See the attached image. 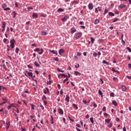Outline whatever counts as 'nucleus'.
Wrapping results in <instances>:
<instances>
[{
	"label": "nucleus",
	"instance_id": "f257e3e1",
	"mask_svg": "<svg viewBox=\"0 0 131 131\" xmlns=\"http://www.w3.org/2000/svg\"><path fill=\"white\" fill-rule=\"evenodd\" d=\"M10 42L11 49H14V48H15V43H16V41H15V39H11Z\"/></svg>",
	"mask_w": 131,
	"mask_h": 131
},
{
	"label": "nucleus",
	"instance_id": "f03ea898",
	"mask_svg": "<svg viewBox=\"0 0 131 131\" xmlns=\"http://www.w3.org/2000/svg\"><path fill=\"white\" fill-rule=\"evenodd\" d=\"M81 36H82V33L79 32L77 33L76 35V39H79V38H80Z\"/></svg>",
	"mask_w": 131,
	"mask_h": 131
},
{
	"label": "nucleus",
	"instance_id": "7ed1b4c3",
	"mask_svg": "<svg viewBox=\"0 0 131 131\" xmlns=\"http://www.w3.org/2000/svg\"><path fill=\"white\" fill-rule=\"evenodd\" d=\"M68 19H69V16L67 15H64V17L61 18V21H62V22H65V21H67Z\"/></svg>",
	"mask_w": 131,
	"mask_h": 131
},
{
	"label": "nucleus",
	"instance_id": "20e7f679",
	"mask_svg": "<svg viewBox=\"0 0 131 131\" xmlns=\"http://www.w3.org/2000/svg\"><path fill=\"white\" fill-rule=\"evenodd\" d=\"M57 111L59 114H60L61 115H63V114H64V111H63V110H62V108H58Z\"/></svg>",
	"mask_w": 131,
	"mask_h": 131
},
{
	"label": "nucleus",
	"instance_id": "39448f33",
	"mask_svg": "<svg viewBox=\"0 0 131 131\" xmlns=\"http://www.w3.org/2000/svg\"><path fill=\"white\" fill-rule=\"evenodd\" d=\"M2 31L4 32L5 31V29H6V21H3V24H2Z\"/></svg>",
	"mask_w": 131,
	"mask_h": 131
},
{
	"label": "nucleus",
	"instance_id": "423d86ee",
	"mask_svg": "<svg viewBox=\"0 0 131 131\" xmlns=\"http://www.w3.org/2000/svg\"><path fill=\"white\" fill-rule=\"evenodd\" d=\"M88 8L89 10H92L94 9V5L92 3H90L88 5Z\"/></svg>",
	"mask_w": 131,
	"mask_h": 131
},
{
	"label": "nucleus",
	"instance_id": "0eeeda50",
	"mask_svg": "<svg viewBox=\"0 0 131 131\" xmlns=\"http://www.w3.org/2000/svg\"><path fill=\"white\" fill-rule=\"evenodd\" d=\"M14 107V108H17L16 107V106H15L14 105V104H10V105H9L8 106V110H10V109H11L12 107Z\"/></svg>",
	"mask_w": 131,
	"mask_h": 131
},
{
	"label": "nucleus",
	"instance_id": "6e6552de",
	"mask_svg": "<svg viewBox=\"0 0 131 131\" xmlns=\"http://www.w3.org/2000/svg\"><path fill=\"white\" fill-rule=\"evenodd\" d=\"M70 100V97H69V96H68V95H67L66 96L65 100L67 102H69Z\"/></svg>",
	"mask_w": 131,
	"mask_h": 131
},
{
	"label": "nucleus",
	"instance_id": "1a4fd4ad",
	"mask_svg": "<svg viewBox=\"0 0 131 131\" xmlns=\"http://www.w3.org/2000/svg\"><path fill=\"white\" fill-rule=\"evenodd\" d=\"M28 76H30V77H32V78H33V73L32 72H29L27 73Z\"/></svg>",
	"mask_w": 131,
	"mask_h": 131
},
{
	"label": "nucleus",
	"instance_id": "9d476101",
	"mask_svg": "<svg viewBox=\"0 0 131 131\" xmlns=\"http://www.w3.org/2000/svg\"><path fill=\"white\" fill-rule=\"evenodd\" d=\"M64 52H65V51H64V50L63 49H61L59 50V54L60 55H62V54H63Z\"/></svg>",
	"mask_w": 131,
	"mask_h": 131
},
{
	"label": "nucleus",
	"instance_id": "9b49d317",
	"mask_svg": "<svg viewBox=\"0 0 131 131\" xmlns=\"http://www.w3.org/2000/svg\"><path fill=\"white\" fill-rule=\"evenodd\" d=\"M119 9L121 10V9H123V8H125V5L124 4H121L119 7Z\"/></svg>",
	"mask_w": 131,
	"mask_h": 131
},
{
	"label": "nucleus",
	"instance_id": "f8f14e48",
	"mask_svg": "<svg viewBox=\"0 0 131 131\" xmlns=\"http://www.w3.org/2000/svg\"><path fill=\"white\" fill-rule=\"evenodd\" d=\"M121 89L122 91H123V92H125V91H126V87L124 85H122Z\"/></svg>",
	"mask_w": 131,
	"mask_h": 131
},
{
	"label": "nucleus",
	"instance_id": "ddd939ff",
	"mask_svg": "<svg viewBox=\"0 0 131 131\" xmlns=\"http://www.w3.org/2000/svg\"><path fill=\"white\" fill-rule=\"evenodd\" d=\"M71 33L72 34H73V33H74V32H76V29H75V28H72L71 29Z\"/></svg>",
	"mask_w": 131,
	"mask_h": 131
},
{
	"label": "nucleus",
	"instance_id": "4468645a",
	"mask_svg": "<svg viewBox=\"0 0 131 131\" xmlns=\"http://www.w3.org/2000/svg\"><path fill=\"white\" fill-rule=\"evenodd\" d=\"M50 52L54 55H58V53H57V52L55 51L54 50H50Z\"/></svg>",
	"mask_w": 131,
	"mask_h": 131
},
{
	"label": "nucleus",
	"instance_id": "2eb2a0df",
	"mask_svg": "<svg viewBox=\"0 0 131 131\" xmlns=\"http://www.w3.org/2000/svg\"><path fill=\"white\" fill-rule=\"evenodd\" d=\"M32 17L34 18H37V17H38L37 14H36V13H35L34 12L33 13Z\"/></svg>",
	"mask_w": 131,
	"mask_h": 131
},
{
	"label": "nucleus",
	"instance_id": "dca6fc26",
	"mask_svg": "<svg viewBox=\"0 0 131 131\" xmlns=\"http://www.w3.org/2000/svg\"><path fill=\"white\" fill-rule=\"evenodd\" d=\"M108 15L109 16H111V17H114V16H115V14L111 12H108Z\"/></svg>",
	"mask_w": 131,
	"mask_h": 131
},
{
	"label": "nucleus",
	"instance_id": "f3484780",
	"mask_svg": "<svg viewBox=\"0 0 131 131\" xmlns=\"http://www.w3.org/2000/svg\"><path fill=\"white\" fill-rule=\"evenodd\" d=\"M1 67H3L4 69L7 70V69L6 68V64L5 63H2L1 64Z\"/></svg>",
	"mask_w": 131,
	"mask_h": 131
},
{
	"label": "nucleus",
	"instance_id": "a211bd4d",
	"mask_svg": "<svg viewBox=\"0 0 131 131\" xmlns=\"http://www.w3.org/2000/svg\"><path fill=\"white\" fill-rule=\"evenodd\" d=\"M30 106H31V108H32L33 110H35V108H36V106L34 104H30Z\"/></svg>",
	"mask_w": 131,
	"mask_h": 131
},
{
	"label": "nucleus",
	"instance_id": "6ab92c4d",
	"mask_svg": "<svg viewBox=\"0 0 131 131\" xmlns=\"http://www.w3.org/2000/svg\"><path fill=\"white\" fill-rule=\"evenodd\" d=\"M100 21L99 20V19H96L94 21V24L97 25V24H99Z\"/></svg>",
	"mask_w": 131,
	"mask_h": 131
},
{
	"label": "nucleus",
	"instance_id": "aec40b11",
	"mask_svg": "<svg viewBox=\"0 0 131 131\" xmlns=\"http://www.w3.org/2000/svg\"><path fill=\"white\" fill-rule=\"evenodd\" d=\"M50 116L51 118V124H54V123H55V122L53 121L54 118H53V116L52 115H51Z\"/></svg>",
	"mask_w": 131,
	"mask_h": 131
},
{
	"label": "nucleus",
	"instance_id": "412c9836",
	"mask_svg": "<svg viewBox=\"0 0 131 131\" xmlns=\"http://www.w3.org/2000/svg\"><path fill=\"white\" fill-rule=\"evenodd\" d=\"M12 14L13 15V18H15L16 16H17V13H16V11H13Z\"/></svg>",
	"mask_w": 131,
	"mask_h": 131
},
{
	"label": "nucleus",
	"instance_id": "4be33fe9",
	"mask_svg": "<svg viewBox=\"0 0 131 131\" xmlns=\"http://www.w3.org/2000/svg\"><path fill=\"white\" fill-rule=\"evenodd\" d=\"M6 128L7 129H9V128L10 127V122H8L6 123Z\"/></svg>",
	"mask_w": 131,
	"mask_h": 131
},
{
	"label": "nucleus",
	"instance_id": "5701e85b",
	"mask_svg": "<svg viewBox=\"0 0 131 131\" xmlns=\"http://www.w3.org/2000/svg\"><path fill=\"white\" fill-rule=\"evenodd\" d=\"M113 104L115 106H117V102H116V100H113L112 101Z\"/></svg>",
	"mask_w": 131,
	"mask_h": 131
},
{
	"label": "nucleus",
	"instance_id": "b1692460",
	"mask_svg": "<svg viewBox=\"0 0 131 131\" xmlns=\"http://www.w3.org/2000/svg\"><path fill=\"white\" fill-rule=\"evenodd\" d=\"M2 7L3 9L4 10H5V9L7 8V4H4L2 5Z\"/></svg>",
	"mask_w": 131,
	"mask_h": 131
},
{
	"label": "nucleus",
	"instance_id": "393cba45",
	"mask_svg": "<svg viewBox=\"0 0 131 131\" xmlns=\"http://www.w3.org/2000/svg\"><path fill=\"white\" fill-rule=\"evenodd\" d=\"M74 75H76V76L80 75V73H79L77 71H75L74 72Z\"/></svg>",
	"mask_w": 131,
	"mask_h": 131
},
{
	"label": "nucleus",
	"instance_id": "a878e982",
	"mask_svg": "<svg viewBox=\"0 0 131 131\" xmlns=\"http://www.w3.org/2000/svg\"><path fill=\"white\" fill-rule=\"evenodd\" d=\"M102 63L103 64H106V65H109V62H108L106 60H103L102 61Z\"/></svg>",
	"mask_w": 131,
	"mask_h": 131
},
{
	"label": "nucleus",
	"instance_id": "bb28decb",
	"mask_svg": "<svg viewBox=\"0 0 131 131\" xmlns=\"http://www.w3.org/2000/svg\"><path fill=\"white\" fill-rule=\"evenodd\" d=\"M34 65L36 67H39V64H38L36 61L34 62Z\"/></svg>",
	"mask_w": 131,
	"mask_h": 131
},
{
	"label": "nucleus",
	"instance_id": "cd10ccee",
	"mask_svg": "<svg viewBox=\"0 0 131 131\" xmlns=\"http://www.w3.org/2000/svg\"><path fill=\"white\" fill-rule=\"evenodd\" d=\"M91 39V43L93 44H94V42L95 41V39H94V38H93L92 37H90Z\"/></svg>",
	"mask_w": 131,
	"mask_h": 131
},
{
	"label": "nucleus",
	"instance_id": "c85d7f7f",
	"mask_svg": "<svg viewBox=\"0 0 131 131\" xmlns=\"http://www.w3.org/2000/svg\"><path fill=\"white\" fill-rule=\"evenodd\" d=\"M41 34H42V35H44V36L47 35V32L42 31Z\"/></svg>",
	"mask_w": 131,
	"mask_h": 131
},
{
	"label": "nucleus",
	"instance_id": "c756f323",
	"mask_svg": "<svg viewBox=\"0 0 131 131\" xmlns=\"http://www.w3.org/2000/svg\"><path fill=\"white\" fill-rule=\"evenodd\" d=\"M90 121L92 124H94V118L91 117L90 118Z\"/></svg>",
	"mask_w": 131,
	"mask_h": 131
},
{
	"label": "nucleus",
	"instance_id": "7c9ffc66",
	"mask_svg": "<svg viewBox=\"0 0 131 131\" xmlns=\"http://www.w3.org/2000/svg\"><path fill=\"white\" fill-rule=\"evenodd\" d=\"M105 121L106 122V123H110V121H111V120H110L109 119H106L105 120Z\"/></svg>",
	"mask_w": 131,
	"mask_h": 131
},
{
	"label": "nucleus",
	"instance_id": "2f4dec72",
	"mask_svg": "<svg viewBox=\"0 0 131 131\" xmlns=\"http://www.w3.org/2000/svg\"><path fill=\"white\" fill-rule=\"evenodd\" d=\"M15 53L16 54H18L19 53V48H15Z\"/></svg>",
	"mask_w": 131,
	"mask_h": 131
},
{
	"label": "nucleus",
	"instance_id": "473e14b6",
	"mask_svg": "<svg viewBox=\"0 0 131 131\" xmlns=\"http://www.w3.org/2000/svg\"><path fill=\"white\" fill-rule=\"evenodd\" d=\"M57 11L58 12H64V9L62 8H59Z\"/></svg>",
	"mask_w": 131,
	"mask_h": 131
},
{
	"label": "nucleus",
	"instance_id": "72a5a7b5",
	"mask_svg": "<svg viewBox=\"0 0 131 131\" xmlns=\"http://www.w3.org/2000/svg\"><path fill=\"white\" fill-rule=\"evenodd\" d=\"M73 107H74L76 109V110H77L78 109V107H77V105H76L75 104V103H74V104H73Z\"/></svg>",
	"mask_w": 131,
	"mask_h": 131
},
{
	"label": "nucleus",
	"instance_id": "f704fd0d",
	"mask_svg": "<svg viewBox=\"0 0 131 131\" xmlns=\"http://www.w3.org/2000/svg\"><path fill=\"white\" fill-rule=\"evenodd\" d=\"M107 13H108V10H107V9H105L104 10V13H103V15H106V14H107Z\"/></svg>",
	"mask_w": 131,
	"mask_h": 131
},
{
	"label": "nucleus",
	"instance_id": "c9c22d12",
	"mask_svg": "<svg viewBox=\"0 0 131 131\" xmlns=\"http://www.w3.org/2000/svg\"><path fill=\"white\" fill-rule=\"evenodd\" d=\"M126 49L127 50L129 53H131V49L129 47H126Z\"/></svg>",
	"mask_w": 131,
	"mask_h": 131
},
{
	"label": "nucleus",
	"instance_id": "e433bc0d",
	"mask_svg": "<svg viewBox=\"0 0 131 131\" xmlns=\"http://www.w3.org/2000/svg\"><path fill=\"white\" fill-rule=\"evenodd\" d=\"M34 52H39L40 51V50L39 49V48H36L34 50Z\"/></svg>",
	"mask_w": 131,
	"mask_h": 131
},
{
	"label": "nucleus",
	"instance_id": "4c0bfd02",
	"mask_svg": "<svg viewBox=\"0 0 131 131\" xmlns=\"http://www.w3.org/2000/svg\"><path fill=\"white\" fill-rule=\"evenodd\" d=\"M2 100H3V101H5V102H8V99L6 97H3L2 98Z\"/></svg>",
	"mask_w": 131,
	"mask_h": 131
},
{
	"label": "nucleus",
	"instance_id": "58836bf2",
	"mask_svg": "<svg viewBox=\"0 0 131 131\" xmlns=\"http://www.w3.org/2000/svg\"><path fill=\"white\" fill-rule=\"evenodd\" d=\"M113 80H114V81H117V80H118V78H117V77H114L113 78Z\"/></svg>",
	"mask_w": 131,
	"mask_h": 131
},
{
	"label": "nucleus",
	"instance_id": "ea45409f",
	"mask_svg": "<svg viewBox=\"0 0 131 131\" xmlns=\"http://www.w3.org/2000/svg\"><path fill=\"white\" fill-rule=\"evenodd\" d=\"M11 10V8L9 7H6L5 9H4V11H10Z\"/></svg>",
	"mask_w": 131,
	"mask_h": 131
},
{
	"label": "nucleus",
	"instance_id": "a19ab883",
	"mask_svg": "<svg viewBox=\"0 0 131 131\" xmlns=\"http://www.w3.org/2000/svg\"><path fill=\"white\" fill-rule=\"evenodd\" d=\"M121 42H122L123 46H125V41H124V40H123V39L121 40Z\"/></svg>",
	"mask_w": 131,
	"mask_h": 131
},
{
	"label": "nucleus",
	"instance_id": "79ce46f5",
	"mask_svg": "<svg viewBox=\"0 0 131 131\" xmlns=\"http://www.w3.org/2000/svg\"><path fill=\"white\" fill-rule=\"evenodd\" d=\"M93 56H94V57H96L98 56V53H97L96 52H94Z\"/></svg>",
	"mask_w": 131,
	"mask_h": 131
},
{
	"label": "nucleus",
	"instance_id": "37998d69",
	"mask_svg": "<svg viewBox=\"0 0 131 131\" xmlns=\"http://www.w3.org/2000/svg\"><path fill=\"white\" fill-rule=\"evenodd\" d=\"M106 106H103V108H102V111L103 112H106Z\"/></svg>",
	"mask_w": 131,
	"mask_h": 131
},
{
	"label": "nucleus",
	"instance_id": "c03bdc74",
	"mask_svg": "<svg viewBox=\"0 0 131 131\" xmlns=\"http://www.w3.org/2000/svg\"><path fill=\"white\" fill-rule=\"evenodd\" d=\"M95 11V13H96V14H98V13H99V10L98 9V8H96Z\"/></svg>",
	"mask_w": 131,
	"mask_h": 131
},
{
	"label": "nucleus",
	"instance_id": "a18cd8bd",
	"mask_svg": "<svg viewBox=\"0 0 131 131\" xmlns=\"http://www.w3.org/2000/svg\"><path fill=\"white\" fill-rule=\"evenodd\" d=\"M69 80V79L68 78H66L64 80H63V83H65V82H66V81H67V80Z\"/></svg>",
	"mask_w": 131,
	"mask_h": 131
},
{
	"label": "nucleus",
	"instance_id": "49530a36",
	"mask_svg": "<svg viewBox=\"0 0 131 131\" xmlns=\"http://www.w3.org/2000/svg\"><path fill=\"white\" fill-rule=\"evenodd\" d=\"M98 94H99V95H102L103 94V93L102 92V91H101V90H99L98 91Z\"/></svg>",
	"mask_w": 131,
	"mask_h": 131
},
{
	"label": "nucleus",
	"instance_id": "de8ad7c7",
	"mask_svg": "<svg viewBox=\"0 0 131 131\" xmlns=\"http://www.w3.org/2000/svg\"><path fill=\"white\" fill-rule=\"evenodd\" d=\"M57 71L58 72H64V71H62V70H61L60 69H57Z\"/></svg>",
	"mask_w": 131,
	"mask_h": 131
},
{
	"label": "nucleus",
	"instance_id": "09e8293b",
	"mask_svg": "<svg viewBox=\"0 0 131 131\" xmlns=\"http://www.w3.org/2000/svg\"><path fill=\"white\" fill-rule=\"evenodd\" d=\"M54 60L56 61V62H59V58L58 57L55 58Z\"/></svg>",
	"mask_w": 131,
	"mask_h": 131
},
{
	"label": "nucleus",
	"instance_id": "8fccbe9b",
	"mask_svg": "<svg viewBox=\"0 0 131 131\" xmlns=\"http://www.w3.org/2000/svg\"><path fill=\"white\" fill-rule=\"evenodd\" d=\"M41 51L39 52V55H42V53H43V50L42 49H41Z\"/></svg>",
	"mask_w": 131,
	"mask_h": 131
},
{
	"label": "nucleus",
	"instance_id": "3c124183",
	"mask_svg": "<svg viewBox=\"0 0 131 131\" xmlns=\"http://www.w3.org/2000/svg\"><path fill=\"white\" fill-rule=\"evenodd\" d=\"M28 68H29V69H32V68H33V67H32V66H30V65H28L27 66Z\"/></svg>",
	"mask_w": 131,
	"mask_h": 131
},
{
	"label": "nucleus",
	"instance_id": "603ef678",
	"mask_svg": "<svg viewBox=\"0 0 131 131\" xmlns=\"http://www.w3.org/2000/svg\"><path fill=\"white\" fill-rule=\"evenodd\" d=\"M110 97H114V93L113 92H112L111 94H110Z\"/></svg>",
	"mask_w": 131,
	"mask_h": 131
},
{
	"label": "nucleus",
	"instance_id": "864d4df0",
	"mask_svg": "<svg viewBox=\"0 0 131 131\" xmlns=\"http://www.w3.org/2000/svg\"><path fill=\"white\" fill-rule=\"evenodd\" d=\"M94 108H97V107H98V105H97V104L95 102H94V105H93Z\"/></svg>",
	"mask_w": 131,
	"mask_h": 131
},
{
	"label": "nucleus",
	"instance_id": "5fc2aeb1",
	"mask_svg": "<svg viewBox=\"0 0 131 131\" xmlns=\"http://www.w3.org/2000/svg\"><path fill=\"white\" fill-rule=\"evenodd\" d=\"M72 4V5H74V4H77V5H78V2L77 1H74Z\"/></svg>",
	"mask_w": 131,
	"mask_h": 131
},
{
	"label": "nucleus",
	"instance_id": "6e6d98bb",
	"mask_svg": "<svg viewBox=\"0 0 131 131\" xmlns=\"http://www.w3.org/2000/svg\"><path fill=\"white\" fill-rule=\"evenodd\" d=\"M60 75H62L64 77H67V75H65V74H60Z\"/></svg>",
	"mask_w": 131,
	"mask_h": 131
},
{
	"label": "nucleus",
	"instance_id": "4d7b16f0",
	"mask_svg": "<svg viewBox=\"0 0 131 131\" xmlns=\"http://www.w3.org/2000/svg\"><path fill=\"white\" fill-rule=\"evenodd\" d=\"M44 98H42V101H45L47 99V97L45 95H43Z\"/></svg>",
	"mask_w": 131,
	"mask_h": 131
},
{
	"label": "nucleus",
	"instance_id": "13d9d810",
	"mask_svg": "<svg viewBox=\"0 0 131 131\" xmlns=\"http://www.w3.org/2000/svg\"><path fill=\"white\" fill-rule=\"evenodd\" d=\"M47 84H52V81L51 80L47 82Z\"/></svg>",
	"mask_w": 131,
	"mask_h": 131
},
{
	"label": "nucleus",
	"instance_id": "bf43d9fd",
	"mask_svg": "<svg viewBox=\"0 0 131 131\" xmlns=\"http://www.w3.org/2000/svg\"><path fill=\"white\" fill-rule=\"evenodd\" d=\"M7 40H8V39L7 38H4L3 39V42L6 43L7 42Z\"/></svg>",
	"mask_w": 131,
	"mask_h": 131
},
{
	"label": "nucleus",
	"instance_id": "052dcab7",
	"mask_svg": "<svg viewBox=\"0 0 131 131\" xmlns=\"http://www.w3.org/2000/svg\"><path fill=\"white\" fill-rule=\"evenodd\" d=\"M97 8L99 12H101L102 11V8H101L100 7H97Z\"/></svg>",
	"mask_w": 131,
	"mask_h": 131
},
{
	"label": "nucleus",
	"instance_id": "680f3d73",
	"mask_svg": "<svg viewBox=\"0 0 131 131\" xmlns=\"http://www.w3.org/2000/svg\"><path fill=\"white\" fill-rule=\"evenodd\" d=\"M100 83H101V84H103V83H104V81H103V79L100 78Z\"/></svg>",
	"mask_w": 131,
	"mask_h": 131
},
{
	"label": "nucleus",
	"instance_id": "e2e57ef3",
	"mask_svg": "<svg viewBox=\"0 0 131 131\" xmlns=\"http://www.w3.org/2000/svg\"><path fill=\"white\" fill-rule=\"evenodd\" d=\"M113 125L111 123H110L109 124H108V127L110 128H111L112 126H113Z\"/></svg>",
	"mask_w": 131,
	"mask_h": 131
},
{
	"label": "nucleus",
	"instance_id": "0e129e2a",
	"mask_svg": "<svg viewBox=\"0 0 131 131\" xmlns=\"http://www.w3.org/2000/svg\"><path fill=\"white\" fill-rule=\"evenodd\" d=\"M43 103L45 104V106H47L48 102L46 100H43Z\"/></svg>",
	"mask_w": 131,
	"mask_h": 131
},
{
	"label": "nucleus",
	"instance_id": "69168bd1",
	"mask_svg": "<svg viewBox=\"0 0 131 131\" xmlns=\"http://www.w3.org/2000/svg\"><path fill=\"white\" fill-rule=\"evenodd\" d=\"M27 9H28V10H33V8H32V7H27Z\"/></svg>",
	"mask_w": 131,
	"mask_h": 131
},
{
	"label": "nucleus",
	"instance_id": "338daca9",
	"mask_svg": "<svg viewBox=\"0 0 131 131\" xmlns=\"http://www.w3.org/2000/svg\"><path fill=\"white\" fill-rule=\"evenodd\" d=\"M126 77L128 79H131V76H129L128 75L126 76Z\"/></svg>",
	"mask_w": 131,
	"mask_h": 131
},
{
	"label": "nucleus",
	"instance_id": "774afa93",
	"mask_svg": "<svg viewBox=\"0 0 131 131\" xmlns=\"http://www.w3.org/2000/svg\"><path fill=\"white\" fill-rule=\"evenodd\" d=\"M128 67L129 68H130L131 69V63H129L128 64Z\"/></svg>",
	"mask_w": 131,
	"mask_h": 131
}]
</instances>
